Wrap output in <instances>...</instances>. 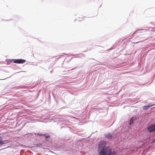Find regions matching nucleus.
Listing matches in <instances>:
<instances>
[{
	"label": "nucleus",
	"instance_id": "9",
	"mask_svg": "<svg viewBox=\"0 0 155 155\" xmlns=\"http://www.w3.org/2000/svg\"><path fill=\"white\" fill-rule=\"evenodd\" d=\"M49 137V136H46V137H45V140L46 141H48V140L49 139L48 138V137Z\"/></svg>",
	"mask_w": 155,
	"mask_h": 155
},
{
	"label": "nucleus",
	"instance_id": "11",
	"mask_svg": "<svg viewBox=\"0 0 155 155\" xmlns=\"http://www.w3.org/2000/svg\"><path fill=\"white\" fill-rule=\"evenodd\" d=\"M154 143H155V138L153 140V142Z\"/></svg>",
	"mask_w": 155,
	"mask_h": 155
},
{
	"label": "nucleus",
	"instance_id": "2",
	"mask_svg": "<svg viewBox=\"0 0 155 155\" xmlns=\"http://www.w3.org/2000/svg\"><path fill=\"white\" fill-rule=\"evenodd\" d=\"M106 143L105 141H101L99 144L98 150H99L100 149H101V150L100 151H101L104 149L106 148L107 147H109L112 149L111 148L109 147H105Z\"/></svg>",
	"mask_w": 155,
	"mask_h": 155
},
{
	"label": "nucleus",
	"instance_id": "3",
	"mask_svg": "<svg viewBox=\"0 0 155 155\" xmlns=\"http://www.w3.org/2000/svg\"><path fill=\"white\" fill-rule=\"evenodd\" d=\"M12 62L15 63L20 64L23 63L25 62V60L22 59H13L12 60Z\"/></svg>",
	"mask_w": 155,
	"mask_h": 155
},
{
	"label": "nucleus",
	"instance_id": "6",
	"mask_svg": "<svg viewBox=\"0 0 155 155\" xmlns=\"http://www.w3.org/2000/svg\"><path fill=\"white\" fill-rule=\"evenodd\" d=\"M105 136L109 139H111L112 138V136L111 134L110 133H108L107 134H105Z\"/></svg>",
	"mask_w": 155,
	"mask_h": 155
},
{
	"label": "nucleus",
	"instance_id": "10",
	"mask_svg": "<svg viewBox=\"0 0 155 155\" xmlns=\"http://www.w3.org/2000/svg\"><path fill=\"white\" fill-rule=\"evenodd\" d=\"M42 135H44L45 136V137H46V136H47V134H41Z\"/></svg>",
	"mask_w": 155,
	"mask_h": 155
},
{
	"label": "nucleus",
	"instance_id": "5",
	"mask_svg": "<svg viewBox=\"0 0 155 155\" xmlns=\"http://www.w3.org/2000/svg\"><path fill=\"white\" fill-rule=\"evenodd\" d=\"M155 105V104H152V105L149 104L148 105L144 106L143 107V108L144 110H147L150 107Z\"/></svg>",
	"mask_w": 155,
	"mask_h": 155
},
{
	"label": "nucleus",
	"instance_id": "7",
	"mask_svg": "<svg viewBox=\"0 0 155 155\" xmlns=\"http://www.w3.org/2000/svg\"><path fill=\"white\" fill-rule=\"evenodd\" d=\"M133 123V117L131 118V119L130 120V123L129 124L130 125H131Z\"/></svg>",
	"mask_w": 155,
	"mask_h": 155
},
{
	"label": "nucleus",
	"instance_id": "8",
	"mask_svg": "<svg viewBox=\"0 0 155 155\" xmlns=\"http://www.w3.org/2000/svg\"><path fill=\"white\" fill-rule=\"evenodd\" d=\"M3 141L2 140V139L1 137L0 136V144H3Z\"/></svg>",
	"mask_w": 155,
	"mask_h": 155
},
{
	"label": "nucleus",
	"instance_id": "1",
	"mask_svg": "<svg viewBox=\"0 0 155 155\" xmlns=\"http://www.w3.org/2000/svg\"><path fill=\"white\" fill-rule=\"evenodd\" d=\"M99 155H116V153L109 147L104 149L99 153Z\"/></svg>",
	"mask_w": 155,
	"mask_h": 155
},
{
	"label": "nucleus",
	"instance_id": "4",
	"mask_svg": "<svg viewBox=\"0 0 155 155\" xmlns=\"http://www.w3.org/2000/svg\"><path fill=\"white\" fill-rule=\"evenodd\" d=\"M147 130L150 132H155V124H153L147 127Z\"/></svg>",
	"mask_w": 155,
	"mask_h": 155
}]
</instances>
